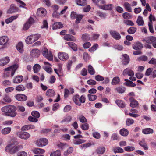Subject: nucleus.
I'll return each mask as SVG.
<instances>
[{
	"label": "nucleus",
	"instance_id": "nucleus-34",
	"mask_svg": "<svg viewBox=\"0 0 156 156\" xmlns=\"http://www.w3.org/2000/svg\"><path fill=\"white\" fill-rule=\"evenodd\" d=\"M46 95L49 97H52L55 95V92L52 89H49L46 92Z\"/></svg>",
	"mask_w": 156,
	"mask_h": 156
},
{
	"label": "nucleus",
	"instance_id": "nucleus-2",
	"mask_svg": "<svg viewBox=\"0 0 156 156\" xmlns=\"http://www.w3.org/2000/svg\"><path fill=\"white\" fill-rule=\"evenodd\" d=\"M16 110V107L12 105L6 106L2 108V111L5 113H12L11 116L13 117L16 116V114L14 112Z\"/></svg>",
	"mask_w": 156,
	"mask_h": 156
},
{
	"label": "nucleus",
	"instance_id": "nucleus-64",
	"mask_svg": "<svg viewBox=\"0 0 156 156\" xmlns=\"http://www.w3.org/2000/svg\"><path fill=\"white\" fill-rule=\"evenodd\" d=\"M31 115L33 117H35L37 119L39 117L40 115L39 112L36 111H33L31 113Z\"/></svg>",
	"mask_w": 156,
	"mask_h": 156
},
{
	"label": "nucleus",
	"instance_id": "nucleus-9",
	"mask_svg": "<svg viewBox=\"0 0 156 156\" xmlns=\"http://www.w3.org/2000/svg\"><path fill=\"white\" fill-rule=\"evenodd\" d=\"M143 47V44L139 41L134 42L132 45L133 48L136 50H141Z\"/></svg>",
	"mask_w": 156,
	"mask_h": 156
},
{
	"label": "nucleus",
	"instance_id": "nucleus-11",
	"mask_svg": "<svg viewBox=\"0 0 156 156\" xmlns=\"http://www.w3.org/2000/svg\"><path fill=\"white\" fill-rule=\"evenodd\" d=\"M46 10L44 8H40L38 9L37 11V14L39 16H44L47 14Z\"/></svg>",
	"mask_w": 156,
	"mask_h": 156
},
{
	"label": "nucleus",
	"instance_id": "nucleus-30",
	"mask_svg": "<svg viewBox=\"0 0 156 156\" xmlns=\"http://www.w3.org/2000/svg\"><path fill=\"white\" fill-rule=\"evenodd\" d=\"M123 6L127 11L129 12H132L130 5L128 2H125L123 4Z\"/></svg>",
	"mask_w": 156,
	"mask_h": 156
},
{
	"label": "nucleus",
	"instance_id": "nucleus-17",
	"mask_svg": "<svg viewBox=\"0 0 156 156\" xmlns=\"http://www.w3.org/2000/svg\"><path fill=\"white\" fill-rule=\"evenodd\" d=\"M122 74L123 75H128L129 76H133L134 75V72L129 68L125 69L123 71Z\"/></svg>",
	"mask_w": 156,
	"mask_h": 156
},
{
	"label": "nucleus",
	"instance_id": "nucleus-52",
	"mask_svg": "<svg viewBox=\"0 0 156 156\" xmlns=\"http://www.w3.org/2000/svg\"><path fill=\"white\" fill-rule=\"evenodd\" d=\"M136 22L139 26H143L144 25V22L142 17L139 16L137 18Z\"/></svg>",
	"mask_w": 156,
	"mask_h": 156
},
{
	"label": "nucleus",
	"instance_id": "nucleus-13",
	"mask_svg": "<svg viewBox=\"0 0 156 156\" xmlns=\"http://www.w3.org/2000/svg\"><path fill=\"white\" fill-rule=\"evenodd\" d=\"M15 98L17 100L22 101L26 100L27 97L23 94H18L15 96Z\"/></svg>",
	"mask_w": 156,
	"mask_h": 156
},
{
	"label": "nucleus",
	"instance_id": "nucleus-37",
	"mask_svg": "<svg viewBox=\"0 0 156 156\" xmlns=\"http://www.w3.org/2000/svg\"><path fill=\"white\" fill-rule=\"evenodd\" d=\"M120 80V79L119 77L118 76L114 77L112 80L111 84L112 85H115L118 84Z\"/></svg>",
	"mask_w": 156,
	"mask_h": 156
},
{
	"label": "nucleus",
	"instance_id": "nucleus-32",
	"mask_svg": "<svg viewBox=\"0 0 156 156\" xmlns=\"http://www.w3.org/2000/svg\"><path fill=\"white\" fill-rule=\"evenodd\" d=\"M123 56L124 58L123 59V64L125 65H126L129 62V56L126 54L123 55Z\"/></svg>",
	"mask_w": 156,
	"mask_h": 156
},
{
	"label": "nucleus",
	"instance_id": "nucleus-29",
	"mask_svg": "<svg viewBox=\"0 0 156 156\" xmlns=\"http://www.w3.org/2000/svg\"><path fill=\"white\" fill-rule=\"evenodd\" d=\"M115 103L119 107L122 108H123L126 106L125 103L122 100H117L115 101Z\"/></svg>",
	"mask_w": 156,
	"mask_h": 156
},
{
	"label": "nucleus",
	"instance_id": "nucleus-26",
	"mask_svg": "<svg viewBox=\"0 0 156 156\" xmlns=\"http://www.w3.org/2000/svg\"><path fill=\"white\" fill-rule=\"evenodd\" d=\"M17 11L16 7L14 4L10 5V8L8 10L7 12L8 13H12L16 12Z\"/></svg>",
	"mask_w": 156,
	"mask_h": 156
},
{
	"label": "nucleus",
	"instance_id": "nucleus-44",
	"mask_svg": "<svg viewBox=\"0 0 156 156\" xmlns=\"http://www.w3.org/2000/svg\"><path fill=\"white\" fill-rule=\"evenodd\" d=\"M88 71L91 75H93L95 73V71L92 66L89 65L88 66Z\"/></svg>",
	"mask_w": 156,
	"mask_h": 156
},
{
	"label": "nucleus",
	"instance_id": "nucleus-31",
	"mask_svg": "<svg viewBox=\"0 0 156 156\" xmlns=\"http://www.w3.org/2000/svg\"><path fill=\"white\" fill-rule=\"evenodd\" d=\"M68 45L74 51H76L77 50V48L76 44L73 42H69L67 43Z\"/></svg>",
	"mask_w": 156,
	"mask_h": 156
},
{
	"label": "nucleus",
	"instance_id": "nucleus-12",
	"mask_svg": "<svg viewBox=\"0 0 156 156\" xmlns=\"http://www.w3.org/2000/svg\"><path fill=\"white\" fill-rule=\"evenodd\" d=\"M9 38L7 36H4L0 37V45H6L9 41Z\"/></svg>",
	"mask_w": 156,
	"mask_h": 156
},
{
	"label": "nucleus",
	"instance_id": "nucleus-40",
	"mask_svg": "<svg viewBox=\"0 0 156 156\" xmlns=\"http://www.w3.org/2000/svg\"><path fill=\"white\" fill-rule=\"evenodd\" d=\"M113 6L112 4H108L105 5L104 7H102V9L104 10H111Z\"/></svg>",
	"mask_w": 156,
	"mask_h": 156
},
{
	"label": "nucleus",
	"instance_id": "nucleus-14",
	"mask_svg": "<svg viewBox=\"0 0 156 156\" xmlns=\"http://www.w3.org/2000/svg\"><path fill=\"white\" fill-rule=\"evenodd\" d=\"M156 37L154 36H150L146 37L145 38L143 39V41L144 42H145L148 44L152 43L154 42V41L155 40Z\"/></svg>",
	"mask_w": 156,
	"mask_h": 156
},
{
	"label": "nucleus",
	"instance_id": "nucleus-27",
	"mask_svg": "<svg viewBox=\"0 0 156 156\" xmlns=\"http://www.w3.org/2000/svg\"><path fill=\"white\" fill-rule=\"evenodd\" d=\"M142 133L145 134H148L150 133L152 134L154 132L153 129L150 128H147L142 130Z\"/></svg>",
	"mask_w": 156,
	"mask_h": 156
},
{
	"label": "nucleus",
	"instance_id": "nucleus-24",
	"mask_svg": "<svg viewBox=\"0 0 156 156\" xmlns=\"http://www.w3.org/2000/svg\"><path fill=\"white\" fill-rule=\"evenodd\" d=\"M105 3L104 0H98L95 5L102 9V7H104Z\"/></svg>",
	"mask_w": 156,
	"mask_h": 156
},
{
	"label": "nucleus",
	"instance_id": "nucleus-19",
	"mask_svg": "<svg viewBox=\"0 0 156 156\" xmlns=\"http://www.w3.org/2000/svg\"><path fill=\"white\" fill-rule=\"evenodd\" d=\"M139 144L143 147L144 149L145 150H148V147L147 143L145 142L144 138H143L141 140V141L139 142Z\"/></svg>",
	"mask_w": 156,
	"mask_h": 156
},
{
	"label": "nucleus",
	"instance_id": "nucleus-50",
	"mask_svg": "<svg viewBox=\"0 0 156 156\" xmlns=\"http://www.w3.org/2000/svg\"><path fill=\"white\" fill-rule=\"evenodd\" d=\"M86 142V140L83 139L75 140L73 141V143L75 145H79Z\"/></svg>",
	"mask_w": 156,
	"mask_h": 156
},
{
	"label": "nucleus",
	"instance_id": "nucleus-16",
	"mask_svg": "<svg viewBox=\"0 0 156 156\" xmlns=\"http://www.w3.org/2000/svg\"><path fill=\"white\" fill-rule=\"evenodd\" d=\"M58 57L60 60L62 61L66 60L69 58L68 55L66 53L63 52L58 53Z\"/></svg>",
	"mask_w": 156,
	"mask_h": 156
},
{
	"label": "nucleus",
	"instance_id": "nucleus-36",
	"mask_svg": "<svg viewBox=\"0 0 156 156\" xmlns=\"http://www.w3.org/2000/svg\"><path fill=\"white\" fill-rule=\"evenodd\" d=\"M119 133L122 136H127L129 134V131L127 129L123 128L120 130Z\"/></svg>",
	"mask_w": 156,
	"mask_h": 156
},
{
	"label": "nucleus",
	"instance_id": "nucleus-41",
	"mask_svg": "<svg viewBox=\"0 0 156 156\" xmlns=\"http://www.w3.org/2000/svg\"><path fill=\"white\" fill-rule=\"evenodd\" d=\"M137 30L136 27H132L129 28L127 30V32L129 34H134Z\"/></svg>",
	"mask_w": 156,
	"mask_h": 156
},
{
	"label": "nucleus",
	"instance_id": "nucleus-62",
	"mask_svg": "<svg viewBox=\"0 0 156 156\" xmlns=\"http://www.w3.org/2000/svg\"><path fill=\"white\" fill-rule=\"evenodd\" d=\"M135 149V147L133 146H126L124 148L125 150L128 152L133 151Z\"/></svg>",
	"mask_w": 156,
	"mask_h": 156
},
{
	"label": "nucleus",
	"instance_id": "nucleus-20",
	"mask_svg": "<svg viewBox=\"0 0 156 156\" xmlns=\"http://www.w3.org/2000/svg\"><path fill=\"white\" fill-rule=\"evenodd\" d=\"M23 80V77L22 76H17L13 80V82L15 83H19Z\"/></svg>",
	"mask_w": 156,
	"mask_h": 156
},
{
	"label": "nucleus",
	"instance_id": "nucleus-22",
	"mask_svg": "<svg viewBox=\"0 0 156 156\" xmlns=\"http://www.w3.org/2000/svg\"><path fill=\"white\" fill-rule=\"evenodd\" d=\"M73 100L74 103L78 106H80L81 104L79 101V96L78 94H76L74 95L73 97Z\"/></svg>",
	"mask_w": 156,
	"mask_h": 156
},
{
	"label": "nucleus",
	"instance_id": "nucleus-56",
	"mask_svg": "<svg viewBox=\"0 0 156 156\" xmlns=\"http://www.w3.org/2000/svg\"><path fill=\"white\" fill-rule=\"evenodd\" d=\"M61 155V153L60 151L59 150L51 153L50 154V156H60Z\"/></svg>",
	"mask_w": 156,
	"mask_h": 156
},
{
	"label": "nucleus",
	"instance_id": "nucleus-18",
	"mask_svg": "<svg viewBox=\"0 0 156 156\" xmlns=\"http://www.w3.org/2000/svg\"><path fill=\"white\" fill-rule=\"evenodd\" d=\"M130 102V106L132 108L136 107L138 105V101L133 98L131 97L129 99Z\"/></svg>",
	"mask_w": 156,
	"mask_h": 156
},
{
	"label": "nucleus",
	"instance_id": "nucleus-23",
	"mask_svg": "<svg viewBox=\"0 0 156 156\" xmlns=\"http://www.w3.org/2000/svg\"><path fill=\"white\" fill-rule=\"evenodd\" d=\"M63 25L61 22H56L54 23L53 25L52 28L53 30L57 29H60L63 27Z\"/></svg>",
	"mask_w": 156,
	"mask_h": 156
},
{
	"label": "nucleus",
	"instance_id": "nucleus-42",
	"mask_svg": "<svg viewBox=\"0 0 156 156\" xmlns=\"http://www.w3.org/2000/svg\"><path fill=\"white\" fill-rule=\"evenodd\" d=\"M34 152L36 154H40L44 153L45 151L44 149H42L36 148L34 149Z\"/></svg>",
	"mask_w": 156,
	"mask_h": 156
},
{
	"label": "nucleus",
	"instance_id": "nucleus-39",
	"mask_svg": "<svg viewBox=\"0 0 156 156\" xmlns=\"http://www.w3.org/2000/svg\"><path fill=\"white\" fill-rule=\"evenodd\" d=\"M16 48L20 52H22L23 50V44L22 42H19L16 46Z\"/></svg>",
	"mask_w": 156,
	"mask_h": 156
},
{
	"label": "nucleus",
	"instance_id": "nucleus-35",
	"mask_svg": "<svg viewBox=\"0 0 156 156\" xmlns=\"http://www.w3.org/2000/svg\"><path fill=\"white\" fill-rule=\"evenodd\" d=\"M71 116L70 115H67L61 121V122L62 123L63 122L67 123L71 122Z\"/></svg>",
	"mask_w": 156,
	"mask_h": 156
},
{
	"label": "nucleus",
	"instance_id": "nucleus-25",
	"mask_svg": "<svg viewBox=\"0 0 156 156\" xmlns=\"http://www.w3.org/2000/svg\"><path fill=\"white\" fill-rule=\"evenodd\" d=\"M19 15H16L13 16H12L9 18L6 19L5 20V22L7 24H8L12 22L13 20H16L18 17Z\"/></svg>",
	"mask_w": 156,
	"mask_h": 156
},
{
	"label": "nucleus",
	"instance_id": "nucleus-46",
	"mask_svg": "<svg viewBox=\"0 0 156 156\" xmlns=\"http://www.w3.org/2000/svg\"><path fill=\"white\" fill-rule=\"evenodd\" d=\"M1 84L3 86L7 87L10 86L11 84V81L9 80H5L2 81Z\"/></svg>",
	"mask_w": 156,
	"mask_h": 156
},
{
	"label": "nucleus",
	"instance_id": "nucleus-58",
	"mask_svg": "<svg viewBox=\"0 0 156 156\" xmlns=\"http://www.w3.org/2000/svg\"><path fill=\"white\" fill-rule=\"evenodd\" d=\"M81 38L84 41L89 40L90 39L89 35L87 33H85L82 35Z\"/></svg>",
	"mask_w": 156,
	"mask_h": 156
},
{
	"label": "nucleus",
	"instance_id": "nucleus-15",
	"mask_svg": "<svg viewBox=\"0 0 156 156\" xmlns=\"http://www.w3.org/2000/svg\"><path fill=\"white\" fill-rule=\"evenodd\" d=\"M40 54V51L37 49H33L30 52V55L33 57H38Z\"/></svg>",
	"mask_w": 156,
	"mask_h": 156
},
{
	"label": "nucleus",
	"instance_id": "nucleus-6",
	"mask_svg": "<svg viewBox=\"0 0 156 156\" xmlns=\"http://www.w3.org/2000/svg\"><path fill=\"white\" fill-rule=\"evenodd\" d=\"M36 143L37 146L41 147L46 145L48 143V141L45 138H41L37 140Z\"/></svg>",
	"mask_w": 156,
	"mask_h": 156
},
{
	"label": "nucleus",
	"instance_id": "nucleus-55",
	"mask_svg": "<svg viewBox=\"0 0 156 156\" xmlns=\"http://www.w3.org/2000/svg\"><path fill=\"white\" fill-rule=\"evenodd\" d=\"M87 97L89 100L90 101H93L95 100L97 98V96L95 95H92L90 94H88Z\"/></svg>",
	"mask_w": 156,
	"mask_h": 156
},
{
	"label": "nucleus",
	"instance_id": "nucleus-57",
	"mask_svg": "<svg viewBox=\"0 0 156 156\" xmlns=\"http://www.w3.org/2000/svg\"><path fill=\"white\" fill-rule=\"evenodd\" d=\"M124 23L126 25L133 26L134 25V23L130 20H125L123 21Z\"/></svg>",
	"mask_w": 156,
	"mask_h": 156
},
{
	"label": "nucleus",
	"instance_id": "nucleus-3",
	"mask_svg": "<svg viewBox=\"0 0 156 156\" xmlns=\"http://www.w3.org/2000/svg\"><path fill=\"white\" fill-rule=\"evenodd\" d=\"M41 35L39 34H36L28 36L25 40L27 44H30L37 40L40 37Z\"/></svg>",
	"mask_w": 156,
	"mask_h": 156
},
{
	"label": "nucleus",
	"instance_id": "nucleus-21",
	"mask_svg": "<svg viewBox=\"0 0 156 156\" xmlns=\"http://www.w3.org/2000/svg\"><path fill=\"white\" fill-rule=\"evenodd\" d=\"M64 39L67 41H75L76 40L74 37L70 34H66L64 37Z\"/></svg>",
	"mask_w": 156,
	"mask_h": 156
},
{
	"label": "nucleus",
	"instance_id": "nucleus-63",
	"mask_svg": "<svg viewBox=\"0 0 156 156\" xmlns=\"http://www.w3.org/2000/svg\"><path fill=\"white\" fill-rule=\"evenodd\" d=\"M83 16V15H79L76 17L75 22L76 23H79Z\"/></svg>",
	"mask_w": 156,
	"mask_h": 156
},
{
	"label": "nucleus",
	"instance_id": "nucleus-1",
	"mask_svg": "<svg viewBox=\"0 0 156 156\" xmlns=\"http://www.w3.org/2000/svg\"><path fill=\"white\" fill-rule=\"evenodd\" d=\"M19 66V64L16 63L13 65L5 68L4 69V75L6 76H9V74L11 73V76L12 77L14 75L16 71Z\"/></svg>",
	"mask_w": 156,
	"mask_h": 156
},
{
	"label": "nucleus",
	"instance_id": "nucleus-43",
	"mask_svg": "<svg viewBox=\"0 0 156 156\" xmlns=\"http://www.w3.org/2000/svg\"><path fill=\"white\" fill-rule=\"evenodd\" d=\"M76 4L79 5L83 6L87 4L86 0H76Z\"/></svg>",
	"mask_w": 156,
	"mask_h": 156
},
{
	"label": "nucleus",
	"instance_id": "nucleus-7",
	"mask_svg": "<svg viewBox=\"0 0 156 156\" xmlns=\"http://www.w3.org/2000/svg\"><path fill=\"white\" fill-rule=\"evenodd\" d=\"M17 135L19 137L25 140L27 139L30 136V134L26 132H19L18 133Z\"/></svg>",
	"mask_w": 156,
	"mask_h": 156
},
{
	"label": "nucleus",
	"instance_id": "nucleus-4",
	"mask_svg": "<svg viewBox=\"0 0 156 156\" xmlns=\"http://www.w3.org/2000/svg\"><path fill=\"white\" fill-rule=\"evenodd\" d=\"M42 54L43 56L47 58L48 60L52 61L53 59V56L50 51H48L47 48H44L42 51Z\"/></svg>",
	"mask_w": 156,
	"mask_h": 156
},
{
	"label": "nucleus",
	"instance_id": "nucleus-38",
	"mask_svg": "<svg viewBox=\"0 0 156 156\" xmlns=\"http://www.w3.org/2000/svg\"><path fill=\"white\" fill-rule=\"evenodd\" d=\"M11 128L10 127H6L3 129L2 131V133L4 135H6L9 133L11 131Z\"/></svg>",
	"mask_w": 156,
	"mask_h": 156
},
{
	"label": "nucleus",
	"instance_id": "nucleus-54",
	"mask_svg": "<svg viewBox=\"0 0 156 156\" xmlns=\"http://www.w3.org/2000/svg\"><path fill=\"white\" fill-rule=\"evenodd\" d=\"M115 90L118 93H124L125 90V89L124 87H118L115 89Z\"/></svg>",
	"mask_w": 156,
	"mask_h": 156
},
{
	"label": "nucleus",
	"instance_id": "nucleus-59",
	"mask_svg": "<svg viewBox=\"0 0 156 156\" xmlns=\"http://www.w3.org/2000/svg\"><path fill=\"white\" fill-rule=\"evenodd\" d=\"M114 151L115 153H122L124 152L123 149L119 147H117L114 149Z\"/></svg>",
	"mask_w": 156,
	"mask_h": 156
},
{
	"label": "nucleus",
	"instance_id": "nucleus-49",
	"mask_svg": "<svg viewBox=\"0 0 156 156\" xmlns=\"http://www.w3.org/2000/svg\"><path fill=\"white\" fill-rule=\"evenodd\" d=\"M105 151V148L104 147H99L96 150L97 153L99 154H103Z\"/></svg>",
	"mask_w": 156,
	"mask_h": 156
},
{
	"label": "nucleus",
	"instance_id": "nucleus-47",
	"mask_svg": "<svg viewBox=\"0 0 156 156\" xmlns=\"http://www.w3.org/2000/svg\"><path fill=\"white\" fill-rule=\"evenodd\" d=\"M3 100L5 102L8 103H10L12 101L10 97L7 94H5L4 95L3 98Z\"/></svg>",
	"mask_w": 156,
	"mask_h": 156
},
{
	"label": "nucleus",
	"instance_id": "nucleus-48",
	"mask_svg": "<svg viewBox=\"0 0 156 156\" xmlns=\"http://www.w3.org/2000/svg\"><path fill=\"white\" fill-rule=\"evenodd\" d=\"M25 89V87L21 84L17 86L16 88V90L18 91H24Z\"/></svg>",
	"mask_w": 156,
	"mask_h": 156
},
{
	"label": "nucleus",
	"instance_id": "nucleus-53",
	"mask_svg": "<svg viewBox=\"0 0 156 156\" xmlns=\"http://www.w3.org/2000/svg\"><path fill=\"white\" fill-rule=\"evenodd\" d=\"M122 17L124 19L128 20L131 18L132 15L130 14L128 12H126L123 14Z\"/></svg>",
	"mask_w": 156,
	"mask_h": 156
},
{
	"label": "nucleus",
	"instance_id": "nucleus-28",
	"mask_svg": "<svg viewBox=\"0 0 156 156\" xmlns=\"http://www.w3.org/2000/svg\"><path fill=\"white\" fill-rule=\"evenodd\" d=\"M34 128V126L33 125H26L23 126L21 129V130L22 131L27 130L31 129H33Z\"/></svg>",
	"mask_w": 156,
	"mask_h": 156
},
{
	"label": "nucleus",
	"instance_id": "nucleus-45",
	"mask_svg": "<svg viewBox=\"0 0 156 156\" xmlns=\"http://www.w3.org/2000/svg\"><path fill=\"white\" fill-rule=\"evenodd\" d=\"M40 69L41 66L38 64H35L33 67V69L34 73L38 72L40 70Z\"/></svg>",
	"mask_w": 156,
	"mask_h": 156
},
{
	"label": "nucleus",
	"instance_id": "nucleus-60",
	"mask_svg": "<svg viewBox=\"0 0 156 156\" xmlns=\"http://www.w3.org/2000/svg\"><path fill=\"white\" fill-rule=\"evenodd\" d=\"M78 118L80 121L82 123H85L87 122V119L83 115H80L78 117Z\"/></svg>",
	"mask_w": 156,
	"mask_h": 156
},
{
	"label": "nucleus",
	"instance_id": "nucleus-8",
	"mask_svg": "<svg viewBox=\"0 0 156 156\" xmlns=\"http://www.w3.org/2000/svg\"><path fill=\"white\" fill-rule=\"evenodd\" d=\"M110 33L112 37L115 40H119L121 38L120 34L116 31L111 30Z\"/></svg>",
	"mask_w": 156,
	"mask_h": 156
},
{
	"label": "nucleus",
	"instance_id": "nucleus-5",
	"mask_svg": "<svg viewBox=\"0 0 156 156\" xmlns=\"http://www.w3.org/2000/svg\"><path fill=\"white\" fill-rule=\"evenodd\" d=\"M5 151L11 154H13L17 151L18 150L17 149V147H16V146L12 144L6 147Z\"/></svg>",
	"mask_w": 156,
	"mask_h": 156
},
{
	"label": "nucleus",
	"instance_id": "nucleus-33",
	"mask_svg": "<svg viewBox=\"0 0 156 156\" xmlns=\"http://www.w3.org/2000/svg\"><path fill=\"white\" fill-rule=\"evenodd\" d=\"M125 81L127 82L124 83V84L127 86L133 87L136 86V84L133 83V82L129 80L128 79H125Z\"/></svg>",
	"mask_w": 156,
	"mask_h": 156
},
{
	"label": "nucleus",
	"instance_id": "nucleus-61",
	"mask_svg": "<svg viewBox=\"0 0 156 156\" xmlns=\"http://www.w3.org/2000/svg\"><path fill=\"white\" fill-rule=\"evenodd\" d=\"M134 122V120L132 119L131 118L127 119L126 121V125L128 126H130L133 124Z\"/></svg>",
	"mask_w": 156,
	"mask_h": 156
},
{
	"label": "nucleus",
	"instance_id": "nucleus-51",
	"mask_svg": "<svg viewBox=\"0 0 156 156\" xmlns=\"http://www.w3.org/2000/svg\"><path fill=\"white\" fill-rule=\"evenodd\" d=\"M73 151V148L72 147H70L67 150L64 152V155L65 156H67L69 154L72 153Z\"/></svg>",
	"mask_w": 156,
	"mask_h": 156
},
{
	"label": "nucleus",
	"instance_id": "nucleus-10",
	"mask_svg": "<svg viewBox=\"0 0 156 156\" xmlns=\"http://www.w3.org/2000/svg\"><path fill=\"white\" fill-rule=\"evenodd\" d=\"M10 59L9 57L6 56L5 58L0 59V66H4L9 63Z\"/></svg>",
	"mask_w": 156,
	"mask_h": 156
}]
</instances>
